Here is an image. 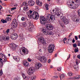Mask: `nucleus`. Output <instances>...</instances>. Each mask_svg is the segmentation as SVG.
<instances>
[{
  "label": "nucleus",
  "mask_w": 80,
  "mask_h": 80,
  "mask_svg": "<svg viewBox=\"0 0 80 80\" xmlns=\"http://www.w3.org/2000/svg\"><path fill=\"white\" fill-rule=\"evenodd\" d=\"M55 10L56 11V14L55 15V16L51 14L49 15V16L48 15L47 16L49 18L50 20H52L53 21L55 20V17L58 18V17H61L62 16V13L61 12L59 11L58 8H56Z\"/></svg>",
  "instance_id": "1"
},
{
  "label": "nucleus",
  "mask_w": 80,
  "mask_h": 80,
  "mask_svg": "<svg viewBox=\"0 0 80 80\" xmlns=\"http://www.w3.org/2000/svg\"><path fill=\"white\" fill-rule=\"evenodd\" d=\"M75 2V4L74 5H73V4H70L71 5L69 6V7L71 8H72L73 9H76V8H77L80 5V1H79V0H74Z\"/></svg>",
  "instance_id": "2"
},
{
  "label": "nucleus",
  "mask_w": 80,
  "mask_h": 80,
  "mask_svg": "<svg viewBox=\"0 0 80 80\" xmlns=\"http://www.w3.org/2000/svg\"><path fill=\"white\" fill-rule=\"evenodd\" d=\"M39 19L40 23L42 25H45L48 23V19L45 18L43 16H40Z\"/></svg>",
  "instance_id": "3"
},
{
  "label": "nucleus",
  "mask_w": 80,
  "mask_h": 80,
  "mask_svg": "<svg viewBox=\"0 0 80 80\" xmlns=\"http://www.w3.org/2000/svg\"><path fill=\"white\" fill-rule=\"evenodd\" d=\"M26 22L29 24V26L26 28V30L28 31H32L33 29V26L32 22H30L29 19H27Z\"/></svg>",
  "instance_id": "4"
},
{
  "label": "nucleus",
  "mask_w": 80,
  "mask_h": 80,
  "mask_svg": "<svg viewBox=\"0 0 80 80\" xmlns=\"http://www.w3.org/2000/svg\"><path fill=\"white\" fill-rule=\"evenodd\" d=\"M48 48V52L50 53H52L53 52V50H54V48H55V46L53 44H50L49 45Z\"/></svg>",
  "instance_id": "5"
},
{
  "label": "nucleus",
  "mask_w": 80,
  "mask_h": 80,
  "mask_svg": "<svg viewBox=\"0 0 80 80\" xmlns=\"http://www.w3.org/2000/svg\"><path fill=\"white\" fill-rule=\"evenodd\" d=\"M35 20H38L39 18V14L37 12H34L32 15V18Z\"/></svg>",
  "instance_id": "6"
},
{
  "label": "nucleus",
  "mask_w": 80,
  "mask_h": 80,
  "mask_svg": "<svg viewBox=\"0 0 80 80\" xmlns=\"http://www.w3.org/2000/svg\"><path fill=\"white\" fill-rule=\"evenodd\" d=\"M35 72V69L34 67H31L28 69V75H32V73H34Z\"/></svg>",
  "instance_id": "7"
},
{
  "label": "nucleus",
  "mask_w": 80,
  "mask_h": 80,
  "mask_svg": "<svg viewBox=\"0 0 80 80\" xmlns=\"http://www.w3.org/2000/svg\"><path fill=\"white\" fill-rule=\"evenodd\" d=\"M0 56L1 57H0V61H2V59L1 58H2L3 59L2 62V63H4V62H7V57L4 55L2 53H0Z\"/></svg>",
  "instance_id": "8"
},
{
  "label": "nucleus",
  "mask_w": 80,
  "mask_h": 80,
  "mask_svg": "<svg viewBox=\"0 0 80 80\" xmlns=\"http://www.w3.org/2000/svg\"><path fill=\"white\" fill-rule=\"evenodd\" d=\"M43 34L46 35H53L54 33L52 32H49L48 31L46 32V30L42 29V30Z\"/></svg>",
  "instance_id": "9"
},
{
  "label": "nucleus",
  "mask_w": 80,
  "mask_h": 80,
  "mask_svg": "<svg viewBox=\"0 0 80 80\" xmlns=\"http://www.w3.org/2000/svg\"><path fill=\"white\" fill-rule=\"evenodd\" d=\"M61 20L62 22H63V23L65 24V25H67L69 23V21L67 19H66V18L65 17H62L61 18Z\"/></svg>",
  "instance_id": "10"
},
{
  "label": "nucleus",
  "mask_w": 80,
  "mask_h": 80,
  "mask_svg": "<svg viewBox=\"0 0 80 80\" xmlns=\"http://www.w3.org/2000/svg\"><path fill=\"white\" fill-rule=\"evenodd\" d=\"M12 27L13 28H16L18 24H17V21L16 19H14L13 20V22L12 23Z\"/></svg>",
  "instance_id": "11"
},
{
  "label": "nucleus",
  "mask_w": 80,
  "mask_h": 80,
  "mask_svg": "<svg viewBox=\"0 0 80 80\" xmlns=\"http://www.w3.org/2000/svg\"><path fill=\"white\" fill-rule=\"evenodd\" d=\"M32 11L29 10V11L26 12V14L28 15V17L29 18H32V15L31 14L32 13Z\"/></svg>",
  "instance_id": "12"
},
{
  "label": "nucleus",
  "mask_w": 80,
  "mask_h": 80,
  "mask_svg": "<svg viewBox=\"0 0 80 80\" xmlns=\"http://www.w3.org/2000/svg\"><path fill=\"white\" fill-rule=\"evenodd\" d=\"M41 62L42 63H46L47 62V58L45 56L41 57Z\"/></svg>",
  "instance_id": "13"
},
{
  "label": "nucleus",
  "mask_w": 80,
  "mask_h": 80,
  "mask_svg": "<svg viewBox=\"0 0 80 80\" xmlns=\"http://www.w3.org/2000/svg\"><path fill=\"white\" fill-rule=\"evenodd\" d=\"M46 28L48 30H51L53 29V26L52 25L49 24L46 25Z\"/></svg>",
  "instance_id": "14"
},
{
  "label": "nucleus",
  "mask_w": 80,
  "mask_h": 80,
  "mask_svg": "<svg viewBox=\"0 0 80 80\" xmlns=\"http://www.w3.org/2000/svg\"><path fill=\"white\" fill-rule=\"evenodd\" d=\"M35 3V2L32 0L31 1H29L28 2V4L29 5V6H30L31 7H32V6H33L34 5V4Z\"/></svg>",
  "instance_id": "15"
},
{
  "label": "nucleus",
  "mask_w": 80,
  "mask_h": 80,
  "mask_svg": "<svg viewBox=\"0 0 80 80\" xmlns=\"http://www.w3.org/2000/svg\"><path fill=\"white\" fill-rule=\"evenodd\" d=\"M41 67H42V64L40 62L37 63L35 64V67L37 69H39Z\"/></svg>",
  "instance_id": "16"
},
{
  "label": "nucleus",
  "mask_w": 80,
  "mask_h": 80,
  "mask_svg": "<svg viewBox=\"0 0 80 80\" xmlns=\"http://www.w3.org/2000/svg\"><path fill=\"white\" fill-rule=\"evenodd\" d=\"M18 38V35L17 34L15 33L12 35V36L11 37V39L12 40H15V39H17V38Z\"/></svg>",
  "instance_id": "17"
},
{
  "label": "nucleus",
  "mask_w": 80,
  "mask_h": 80,
  "mask_svg": "<svg viewBox=\"0 0 80 80\" xmlns=\"http://www.w3.org/2000/svg\"><path fill=\"white\" fill-rule=\"evenodd\" d=\"M38 39L39 42H40L42 43H43V44L45 43V41H44V39L43 37L39 38Z\"/></svg>",
  "instance_id": "18"
},
{
  "label": "nucleus",
  "mask_w": 80,
  "mask_h": 80,
  "mask_svg": "<svg viewBox=\"0 0 80 80\" xmlns=\"http://www.w3.org/2000/svg\"><path fill=\"white\" fill-rule=\"evenodd\" d=\"M23 48H24L23 47L21 48V49L22 52L24 53H25L26 55V54H28V50H26L24 49Z\"/></svg>",
  "instance_id": "19"
},
{
  "label": "nucleus",
  "mask_w": 80,
  "mask_h": 80,
  "mask_svg": "<svg viewBox=\"0 0 80 80\" xmlns=\"http://www.w3.org/2000/svg\"><path fill=\"white\" fill-rule=\"evenodd\" d=\"M11 49L14 51L15 50V48H16V45L15 44H12L11 45Z\"/></svg>",
  "instance_id": "20"
},
{
  "label": "nucleus",
  "mask_w": 80,
  "mask_h": 80,
  "mask_svg": "<svg viewBox=\"0 0 80 80\" xmlns=\"http://www.w3.org/2000/svg\"><path fill=\"white\" fill-rule=\"evenodd\" d=\"M23 65L25 67H28V65H29V63L27 61H25L23 62Z\"/></svg>",
  "instance_id": "21"
},
{
  "label": "nucleus",
  "mask_w": 80,
  "mask_h": 80,
  "mask_svg": "<svg viewBox=\"0 0 80 80\" xmlns=\"http://www.w3.org/2000/svg\"><path fill=\"white\" fill-rule=\"evenodd\" d=\"M13 59H14V60H16V61L18 62L20 61V57H13Z\"/></svg>",
  "instance_id": "22"
},
{
  "label": "nucleus",
  "mask_w": 80,
  "mask_h": 80,
  "mask_svg": "<svg viewBox=\"0 0 80 80\" xmlns=\"http://www.w3.org/2000/svg\"><path fill=\"white\" fill-rule=\"evenodd\" d=\"M76 64L77 65H76L77 67H76V66H74V68H75V70H78V62H76Z\"/></svg>",
  "instance_id": "23"
},
{
  "label": "nucleus",
  "mask_w": 80,
  "mask_h": 80,
  "mask_svg": "<svg viewBox=\"0 0 80 80\" xmlns=\"http://www.w3.org/2000/svg\"><path fill=\"white\" fill-rule=\"evenodd\" d=\"M36 3L37 5H39V6H42V3L39 2V1H38V0H37Z\"/></svg>",
  "instance_id": "24"
},
{
  "label": "nucleus",
  "mask_w": 80,
  "mask_h": 80,
  "mask_svg": "<svg viewBox=\"0 0 80 80\" xmlns=\"http://www.w3.org/2000/svg\"><path fill=\"white\" fill-rule=\"evenodd\" d=\"M5 35L2 36L1 37H0V41L1 40H5Z\"/></svg>",
  "instance_id": "25"
},
{
  "label": "nucleus",
  "mask_w": 80,
  "mask_h": 80,
  "mask_svg": "<svg viewBox=\"0 0 80 80\" xmlns=\"http://www.w3.org/2000/svg\"><path fill=\"white\" fill-rule=\"evenodd\" d=\"M74 21L75 22H78V21H79V19L78 18V17H75L74 18Z\"/></svg>",
  "instance_id": "26"
},
{
  "label": "nucleus",
  "mask_w": 80,
  "mask_h": 80,
  "mask_svg": "<svg viewBox=\"0 0 80 80\" xmlns=\"http://www.w3.org/2000/svg\"><path fill=\"white\" fill-rule=\"evenodd\" d=\"M28 10V8L27 7V6H25L24 8H23V10L24 11H27Z\"/></svg>",
  "instance_id": "27"
},
{
  "label": "nucleus",
  "mask_w": 80,
  "mask_h": 80,
  "mask_svg": "<svg viewBox=\"0 0 80 80\" xmlns=\"http://www.w3.org/2000/svg\"><path fill=\"white\" fill-rule=\"evenodd\" d=\"M5 20L6 21H10V20H11V18H10L8 16L6 18Z\"/></svg>",
  "instance_id": "28"
},
{
  "label": "nucleus",
  "mask_w": 80,
  "mask_h": 80,
  "mask_svg": "<svg viewBox=\"0 0 80 80\" xmlns=\"http://www.w3.org/2000/svg\"><path fill=\"white\" fill-rule=\"evenodd\" d=\"M65 78V75L63 74H62L61 75V77H60V78L61 80L62 79H63Z\"/></svg>",
  "instance_id": "29"
},
{
  "label": "nucleus",
  "mask_w": 80,
  "mask_h": 80,
  "mask_svg": "<svg viewBox=\"0 0 80 80\" xmlns=\"http://www.w3.org/2000/svg\"><path fill=\"white\" fill-rule=\"evenodd\" d=\"M80 78V75L75 76L74 78V79H79Z\"/></svg>",
  "instance_id": "30"
},
{
  "label": "nucleus",
  "mask_w": 80,
  "mask_h": 80,
  "mask_svg": "<svg viewBox=\"0 0 80 80\" xmlns=\"http://www.w3.org/2000/svg\"><path fill=\"white\" fill-rule=\"evenodd\" d=\"M22 76L24 79H25V78H27V77H26V76H25V74H24V73H22Z\"/></svg>",
  "instance_id": "31"
},
{
  "label": "nucleus",
  "mask_w": 80,
  "mask_h": 80,
  "mask_svg": "<svg viewBox=\"0 0 80 80\" xmlns=\"http://www.w3.org/2000/svg\"><path fill=\"white\" fill-rule=\"evenodd\" d=\"M45 7L46 8V10H48V4H45Z\"/></svg>",
  "instance_id": "32"
},
{
  "label": "nucleus",
  "mask_w": 80,
  "mask_h": 80,
  "mask_svg": "<svg viewBox=\"0 0 80 80\" xmlns=\"http://www.w3.org/2000/svg\"><path fill=\"white\" fill-rule=\"evenodd\" d=\"M60 24L62 28H64V27H65L64 24L62 23V22H60Z\"/></svg>",
  "instance_id": "33"
},
{
  "label": "nucleus",
  "mask_w": 80,
  "mask_h": 80,
  "mask_svg": "<svg viewBox=\"0 0 80 80\" xmlns=\"http://www.w3.org/2000/svg\"><path fill=\"white\" fill-rule=\"evenodd\" d=\"M42 57H41L40 56H39L38 57H36L37 58V59H38V60H40V61H41V58Z\"/></svg>",
  "instance_id": "34"
},
{
  "label": "nucleus",
  "mask_w": 80,
  "mask_h": 80,
  "mask_svg": "<svg viewBox=\"0 0 80 80\" xmlns=\"http://www.w3.org/2000/svg\"><path fill=\"white\" fill-rule=\"evenodd\" d=\"M23 5L24 6H27V3L26 2H24L22 3Z\"/></svg>",
  "instance_id": "35"
},
{
  "label": "nucleus",
  "mask_w": 80,
  "mask_h": 80,
  "mask_svg": "<svg viewBox=\"0 0 80 80\" xmlns=\"http://www.w3.org/2000/svg\"><path fill=\"white\" fill-rule=\"evenodd\" d=\"M68 75L69 76H72V73L71 72H69L68 73Z\"/></svg>",
  "instance_id": "36"
},
{
  "label": "nucleus",
  "mask_w": 80,
  "mask_h": 80,
  "mask_svg": "<svg viewBox=\"0 0 80 80\" xmlns=\"http://www.w3.org/2000/svg\"><path fill=\"white\" fill-rule=\"evenodd\" d=\"M5 40H8L9 39V36H5Z\"/></svg>",
  "instance_id": "37"
},
{
  "label": "nucleus",
  "mask_w": 80,
  "mask_h": 80,
  "mask_svg": "<svg viewBox=\"0 0 80 80\" xmlns=\"http://www.w3.org/2000/svg\"><path fill=\"white\" fill-rule=\"evenodd\" d=\"M57 70L58 71H61V70H62V67H59L58 68Z\"/></svg>",
  "instance_id": "38"
},
{
  "label": "nucleus",
  "mask_w": 80,
  "mask_h": 80,
  "mask_svg": "<svg viewBox=\"0 0 80 80\" xmlns=\"http://www.w3.org/2000/svg\"><path fill=\"white\" fill-rule=\"evenodd\" d=\"M21 19L22 21H25V20H26V18L24 17H22Z\"/></svg>",
  "instance_id": "39"
},
{
  "label": "nucleus",
  "mask_w": 80,
  "mask_h": 80,
  "mask_svg": "<svg viewBox=\"0 0 80 80\" xmlns=\"http://www.w3.org/2000/svg\"><path fill=\"white\" fill-rule=\"evenodd\" d=\"M78 16L80 18V9H79L78 11Z\"/></svg>",
  "instance_id": "40"
},
{
  "label": "nucleus",
  "mask_w": 80,
  "mask_h": 80,
  "mask_svg": "<svg viewBox=\"0 0 80 80\" xmlns=\"http://www.w3.org/2000/svg\"><path fill=\"white\" fill-rule=\"evenodd\" d=\"M1 21L3 23H7V22L6 20H2Z\"/></svg>",
  "instance_id": "41"
},
{
  "label": "nucleus",
  "mask_w": 80,
  "mask_h": 80,
  "mask_svg": "<svg viewBox=\"0 0 80 80\" xmlns=\"http://www.w3.org/2000/svg\"><path fill=\"white\" fill-rule=\"evenodd\" d=\"M77 46L78 47H80V41H78L77 42Z\"/></svg>",
  "instance_id": "42"
},
{
  "label": "nucleus",
  "mask_w": 80,
  "mask_h": 80,
  "mask_svg": "<svg viewBox=\"0 0 80 80\" xmlns=\"http://www.w3.org/2000/svg\"><path fill=\"white\" fill-rule=\"evenodd\" d=\"M77 49H76L74 50V52L75 53H77V52H78V48H77Z\"/></svg>",
  "instance_id": "43"
},
{
  "label": "nucleus",
  "mask_w": 80,
  "mask_h": 80,
  "mask_svg": "<svg viewBox=\"0 0 80 80\" xmlns=\"http://www.w3.org/2000/svg\"><path fill=\"white\" fill-rule=\"evenodd\" d=\"M67 4L68 5L69 7V6L70 5H70L72 4H71V3L70 2V1H69L68 2Z\"/></svg>",
  "instance_id": "44"
},
{
  "label": "nucleus",
  "mask_w": 80,
  "mask_h": 80,
  "mask_svg": "<svg viewBox=\"0 0 80 80\" xmlns=\"http://www.w3.org/2000/svg\"><path fill=\"white\" fill-rule=\"evenodd\" d=\"M36 78L35 77H32L31 79V80H35Z\"/></svg>",
  "instance_id": "45"
},
{
  "label": "nucleus",
  "mask_w": 80,
  "mask_h": 80,
  "mask_svg": "<svg viewBox=\"0 0 80 80\" xmlns=\"http://www.w3.org/2000/svg\"><path fill=\"white\" fill-rule=\"evenodd\" d=\"M70 58V54H69V55L68 56L67 60H68L69 58Z\"/></svg>",
  "instance_id": "46"
},
{
  "label": "nucleus",
  "mask_w": 80,
  "mask_h": 80,
  "mask_svg": "<svg viewBox=\"0 0 80 80\" xmlns=\"http://www.w3.org/2000/svg\"><path fill=\"white\" fill-rule=\"evenodd\" d=\"M20 39L21 40H23V38L21 36V35H20Z\"/></svg>",
  "instance_id": "47"
},
{
  "label": "nucleus",
  "mask_w": 80,
  "mask_h": 80,
  "mask_svg": "<svg viewBox=\"0 0 80 80\" xmlns=\"http://www.w3.org/2000/svg\"><path fill=\"white\" fill-rule=\"evenodd\" d=\"M15 9H17V8H11V9L12 10H15Z\"/></svg>",
  "instance_id": "48"
},
{
  "label": "nucleus",
  "mask_w": 80,
  "mask_h": 80,
  "mask_svg": "<svg viewBox=\"0 0 80 80\" xmlns=\"http://www.w3.org/2000/svg\"><path fill=\"white\" fill-rule=\"evenodd\" d=\"M9 32H10V29H8L6 31V32H7V33H9Z\"/></svg>",
  "instance_id": "49"
},
{
  "label": "nucleus",
  "mask_w": 80,
  "mask_h": 80,
  "mask_svg": "<svg viewBox=\"0 0 80 80\" xmlns=\"http://www.w3.org/2000/svg\"><path fill=\"white\" fill-rule=\"evenodd\" d=\"M2 73H3V72L2 71H0V76L2 75Z\"/></svg>",
  "instance_id": "50"
},
{
  "label": "nucleus",
  "mask_w": 80,
  "mask_h": 80,
  "mask_svg": "<svg viewBox=\"0 0 80 80\" xmlns=\"http://www.w3.org/2000/svg\"><path fill=\"white\" fill-rule=\"evenodd\" d=\"M28 61L29 62L32 61V60L30 59L29 58H28Z\"/></svg>",
  "instance_id": "51"
},
{
  "label": "nucleus",
  "mask_w": 80,
  "mask_h": 80,
  "mask_svg": "<svg viewBox=\"0 0 80 80\" xmlns=\"http://www.w3.org/2000/svg\"><path fill=\"white\" fill-rule=\"evenodd\" d=\"M75 38L76 40H78V37H77V36H75Z\"/></svg>",
  "instance_id": "52"
},
{
  "label": "nucleus",
  "mask_w": 80,
  "mask_h": 80,
  "mask_svg": "<svg viewBox=\"0 0 80 80\" xmlns=\"http://www.w3.org/2000/svg\"><path fill=\"white\" fill-rule=\"evenodd\" d=\"M77 44H75L73 45L74 47H77Z\"/></svg>",
  "instance_id": "53"
},
{
  "label": "nucleus",
  "mask_w": 80,
  "mask_h": 80,
  "mask_svg": "<svg viewBox=\"0 0 80 80\" xmlns=\"http://www.w3.org/2000/svg\"><path fill=\"white\" fill-rule=\"evenodd\" d=\"M73 34L72 33H71L68 36V37L70 38V37H71V36H72V35Z\"/></svg>",
  "instance_id": "54"
},
{
  "label": "nucleus",
  "mask_w": 80,
  "mask_h": 80,
  "mask_svg": "<svg viewBox=\"0 0 80 80\" xmlns=\"http://www.w3.org/2000/svg\"><path fill=\"white\" fill-rule=\"evenodd\" d=\"M15 80H20V79L19 78H16L15 79Z\"/></svg>",
  "instance_id": "55"
},
{
  "label": "nucleus",
  "mask_w": 80,
  "mask_h": 80,
  "mask_svg": "<svg viewBox=\"0 0 80 80\" xmlns=\"http://www.w3.org/2000/svg\"><path fill=\"white\" fill-rule=\"evenodd\" d=\"M67 40V38H64L63 40V41H66Z\"/></svg>",
  "instance_id": "56"
},
{
  "label": "nucleus",
  "mask_w": 80,
  "mask_h": 80,
  "mask_svg": "<svg viewBox=\"0 0 80 80\" xmlns=\"http://www.w3.org/2000/svg\"><path fill=\"white\" fill-rule=\"evenodd\" d=\"M77 57L79 59H80V56L79 55H78Z\"/></svg>",
  "instance_id": "57"
},
{
  "label": "nucleus",
  "mask_w": 80,
  "mask_h": 80,
  "mask_svg": "<svg viewBox=\"0 0 80 80\" xmlns=\"http://www.w3.org/2000/svg\"><path fill=\"white\" fill-rule=\"evenodd\" d=\"M40 37V34H37V37Z\"/></svg>",
  "instance_id": "58"
},
{
  "label": "nucleus",
  "mask_w": 80,
  "mask_h": 80,
  "mask_svg": "<svg viewBox=\"0 0 80 80\" xmlns=\"http://www.w3.org/2000/svg\"><path fill=\"white\" fill-rule=\"evenodd\" d=\"M51 61V60H50V59H49V60H48V62L49 63H50Z\"/></svg>",
  "instance_id": "59"
},
{
  "label": "nucleus",
  "mask_w": 80,
  "mask_h": 80,
  "mask_svg": "<svg viewBox=\"0 0 80 80\" xmlns=\"http://www.w3.org/2000/svg\"><path fill=\"white\" fill-rule=\"evenodd\" d=\"M75 39H74V38H73L72 40V43H75Z\"/></svg>",
  "instance_id": "60"
},
{
  "label": "nucleus",
  "mask_w": 80,
  "mask_h": 80,
  "mask_svg": "<svg viewBox=\"0 0 80 80\" xmlns=\"http://www.w3.org/2000/svg\"><path fill=\"white\" fill-rule=\"evenodd\" d=\"M17 4H16V5H14L13 7H17Z\"/></svg>",
  "instance_id": "61"
},
{
  "label": "nucleus",
  "mask_w": 80,
  "mask_h": 80,
  "mask_svg": "<svg viewBox=\"0 0 80 80\" xmlns=\"http://www.w3.org/2000/svg\"><path fill=\"white\" fill-rule=\"evenodd\" d=\"M72 3H71V4H72V5H73V4H74V2L73 1H72Z\"/></svg>",
  "instance_id": "62"
},
{
  "label": "nucleus",
  "mask_w": 80,
  "mask_h": 80,
  "mask_svg": "<svg viewBox=\"0 0 80 80\" xmlns=\"http://www.w3.org/2000/svg\"><path fill=\"white\" fill-rule=\"evenodd\" d=\"M38 46L39 47H40V46H41V45H40V44L39 43H38Z\"/></svg>",
  "instance_id": "63"
},
{
  "label": "nucleus",
  "mask_w": 80,
  "mask_h": 80,
  "mask_svg": "<svg viewBox=\"0 0 80 80\" xmlns=\"http://www.w3.org/2000/svg\"><path fill=\"white\" fill-rule=\"evenodd\" d=\"M68 41H69V40H72V39L71 38H69V39L68 40Z\"/></svg>",
  "instance_id": "64"
}]
</instances>
